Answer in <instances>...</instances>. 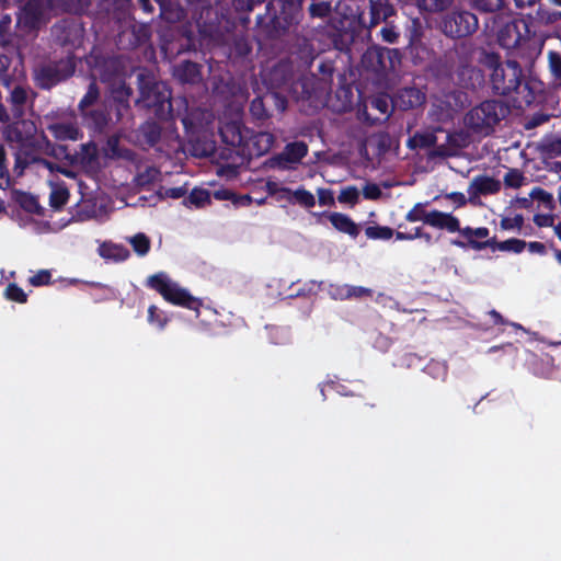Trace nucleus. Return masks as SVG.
Masks as SVG:
<instances>
[{
	"mask_svg": "<svg viewBox=\"0 0 561 561\" xmlns=\"http://www.w3.org/2000/svg\"><path fill=\"white\" fill-rule=\"evenodd\" d=\"M479 62L490 71V84L494 94L512 96L518 106H529L538 101L541 83L527 77L515 59L502 60L500 54L482 49Z\"/></svg>",
	"mask_w": 561,
	"mask_h": 561,
	"instance_id": "nucleus-1",
	"label": "nucleus"
},
{
	"mask_svg": "<svg viewBox=\"0 0 561 561\" xmlns=\"http://www.w3.org/2000/svg\"><path fill=\"white\" fill-rule=\"evenodd\" d=\"M278 11L268 2L265 13L256 16V32L265 39H279L302 21L300 0H278Z\"/></svg>",
	"mask_w": 561,
	"mask_h": 561,
	"instance_id": "nucleus-2",
	"label": "nucleus"
},
{
	"mask_svg": "<svg viewBox=\"0 0 561 561\" xmlns=\"http://www.w3.org/2000/svg\"><path fill=\"white\" fill-rule=\"evenodd\" d=\"M137 84L139 90L137 104L149 110L160 121L173 118L172 93L164 82L157 81L147 71H141L137 75Z\"/></svg>",
	"mask_w": 561,
	"mask_h": 561,
	"instance_id": "nucleus-3",
	"label": "nucleus"
},
{
	"mask_svg": "<svg viewBox=\"0 0 561 561\" xmlns=\"http://www.w3.org/2000/svg\"><path fill=\"white\" fill-rule=\"evenodd\" d=\"M510 114V107L500 100H485L470 108L465 117L466 127L473 134L490 136L495 126Z\"/></svg>",
	"mask_w": 561,
	"mask_h": 561,
	"instance_id": "nucleus-4",
	"label": "nucleus"
},
{
	"mask_svg": "<svg viewBox=\"0 0 561 561\" xmlns=\"http://www.w3.org/2000/svg\"><path fill=\"white\" fill-rule=\"evenodd\" d=\"M489 233L490 231L486 227L471 228L467 226L461 230V236L465 237L467 241L455 239L451 240V244L461 249L470 248L476 251H481L489 248L492 251L512 252L515 254H519L526 249L527 242L517 238H511L504 241H497L495 237L484 241L478 240L488 238Z\"/></svg>",
	"mask_w": 561,
	"mask_h": 561,
	"instance_id": "nucleus-5",
	"label": "nucleus"
},
{
	"mask_svg": "<svg viewBox=\"0 0 561 561\" xmlns=\"http://www.w3.org/2000/svg\"><path fill=\"white\" fill-rule=\"evenodd\" d=\"M77 56L69 51L65 57L42 62L34 69L33 79L41 90H51L70 79L77 69Z\"/></svg>",
	"mask_w": 561,
	"mask_h": 561,
	"instance_id": "nucleus-6",
	"label": "nucleus"
},
{
	"mask_svg": "<svg viewBox=\"0 0 561 561\" xmlns=\"http://www.w3.org/2000/svg\"><path fill=\"white\" fill-rule=\"evenodd\" d=\"M146 285L159 293L167 302L195 311L197 316L199 314V309L203 306L202 299L193 296L186 288L173 282L167 273L159 272L150 275Z\"/></svg>",
	"mask_w": 561,
	"mask_h": 561,
	"instance_id": "nucleus-7",
	"label": "nucleus"
},
{
	"mask_svg": "<svg viewBox=\"0 0 561 561\" xmlns=\"http://www.w3.org/2000/svg\"><path fill=\"white\" fill-rule=\"evenodd\" d=\"M478 28V16L471 11L461 8H455L447 12L439 22L442 33L453 39L470 36Z\"/></svg>",
	"mask_w": 561,
	"mask_h": 561,
	"instance_id": "nucleus-8",
	"label": "nucleus"
},
{
	"mask_svg": "<svg viewBox=\"0 0 561 561\" xmlns=\"http://www.w3.org/2000/svg\"><path fill=\"white\" fill-rule=\"evenodd\" d=\"M427 203H416L405 215V220L409 222L422 221L430 227L446 230L450 233L459 232L461 234L462 228L460 220L451 213H444L437 209L427 211L425 209Z\"/></svg>",
	"mask_w": 561,
	"mask_h": 561,
	"instance_id": "nucleus-9",
	"label": "nucleus"
},
{
	"mask_svg": "<svg viewBox=\"0 0 561 561\" xmlns=\"http://www.w3.org/2000/svg\"><path fill=\"white\" fill-rule=\"evenodd\" d=\"M85 30L78 18H67L58 21L51 26V36L55 43L65 48L67 54L75 53L82 46Z\"/></svg>",
	"mask_w": 561,
	"mask_h": 561,
	"instance_id": "nucleus-10",
	"label": "nucleus"
},
{
	"mask_svg": "<svg viewBox=\"0 0 561 561\" xmlns=\"http://www.w3.org/2000/svg\"><path fill=\"white\" fill-rule=\"evenodd\" d=\"M84 61L93 75L99 76L102 82L112 81L121 71L118 58L105 54L100 46H93L90 53L84 56Z\"/></svg>",
	"mask_w": 561,
	"mask_h": 561,
	"instance_id": "nucleus-11",
	"label": "nucleus"
},
{
	"mask_svg": "<svg viewBox=\"0 0 561 561\" xmlns=\"http://www.w3.org/2000/svg\"><path fill=\"white\" fill-rule=\"evenodd\" d=\"M227 130H232V139L228 140L225 131H221L222 139L231 146H247L250 148V154L261 157L267 153L275 141V137L273 134L268 131H257L253 134L249 141H245L241 130L237 126L228 127Z\"/></svg>",
	"mask_w": 561,
	"mask_h": 561,
	"instance_id": "nucleus-12",
	"label": "nucleus"
},
{
	"mask_svg": "<svg viewBox=\"0 0 561 561\" xmlns=\"http://www.w3.org/2000/svg\"><path fill=\"white\" fill-rule=\"evenodd\" d=\"M520 28L528 32V26L524 21L513 20L505 23L497 32V43L505 49L519 47L527 37L522 33Z\"/></svg>",
	"mask_w": 561,
	"mask_h": 561,
	"instance_id": "nucleus-13",
	"label": "nucleus"
},
{
	"mask_svg": "<svg viewBox=\"0 0 561 561\" xmlns=\"http://www.w3.org/2000/svg\"><path fill=\"white\" fill-rule=\"evenodd\" d=\"M396 49L374 47L366 50L363 55V65L374 72H383L389 68H393L391 55H397Z\"/></svg>",
	"mask_w": 561,
	"mask_h": 561,
	"instance_id": "nucleus-14",
	"label": "nucleus"
},
{
	"mask_svg": "<svg viewBox=\"0 0 561 561\" xmlns=\"http://www.w3.org/2000/svg\"><path fill=\"white\" fill-rule=\"evenodd\" d=\"M308 154L305 141H294L285 146L284 150L271 158V167L287 169L288 163H299Z\"/></svg>",
	"mask_w": 561,
	"mask_h": 561,
	"instance_id": "nucleus-15",
	"label": "nucleus"
},
{
	"mask_svg": "<svg viewBox=\"0 0 561 561\" xmlns=\"http://www.w3.org/2000/svg\"><path fill=\"white\" fill-rule=\"evenodd\" d=\"M173 78L181 84H196L202 81V66L191 60H183L173 66Z\"/></svg>",
	"mask_w": 561,
	"mask_h": 561,
	"instance_id": "nucleus-16",
	"label": "nucleus"
},
{
	"mask_svg": "<svg viewBox=\"0 0 561 561\" xmlns=\"http://www.w3.org/2000/svg\"><path fill=\"white\" fill-rule=\"evenodd\" d=\"M13 156V172L16 174V176H21L24 174L25 169L28 165L36 163L39 158L35 154L34 139L28 142H24V145L16 146Z\"/></svg>",
	"mask_w": 561,
	"mask_h": 561,
	"instance_id": "nucleus-17",
	"label": "nucleus"
},
{
	"mask_svg": "<svg viewBox=\"0 0 561 561\" xmlns=\"http://www.w3.org/2000/svg\"><path fill=\"white\" fill-rule=\"evenodd\" d=\"M28 101V89L23 84H15L10 90L7 96V102L10 107V119H20L24 116L25 106Z\"/></svg>",
	"mask_w": 561,
	"mask_h": 561,
	"instance_id": "nucleus-18",
	"label": "nucleus"
},
{
	"mask_svg": "<svg viewBox=\"0 0 561 561\" xmlns=\"http://www.w3.org/2000/svg\"><path fill=\"white\" fill-rule=\"evenodd\" d=\"M82 124L93 130L103 131L110 122V115L104 106L90 107L80 112Z\"/></svg>",
	"mask_w": 561,
	"mask_h": 561,
	"instance_id": "nucleus-19",
	"label": "nucleus"
},
{
	"mask_svg": "<svg viewBox=\"0 0 561 561\" xmlns=\"http://www.w3.org/2000/svg\"><path fill=\"white\" fill-rule=\"evenodd\" d=\"M291 57L298 62L299 68L309 69L317 57L313 44L306 37L298 38L291 50Z\"/></svg>",
	"mask_w": 561,
	"mask_h": 561,
	"instance_id": "nucleus-20",
	"label": "nucleus"
},
{
	"mask_svg": "<svg viewBox=\"0 0 561 561\" xmlns=\"http://www.w3.org/2000/svg\"><path fill=\"white\" fill-rule=\"evenodd\" d=\"M501 190V182L488 175H477L471 181L468 193L472 197L486 196L499 193Z\"/></svg>",
	"mask_w": 561,
	"mask_h": 561,
	"instance_id": "nucleus-21",
	"label": "nucleus"
},
{
	"mask_svg": "<svg viewBox=\"0 0 561 561\" xmlns=\"http://www.w3.org/2000/svg\"><path fill=\"white\" fill-rule=\"evenodd\" d=\"M369 23L368 27H375L380 21L397 14L396 7L388 3V0H368Z\"/></svg>",
	"mask_w": 561,
	"mask_h": 561,
	"instance_id": "nucleus-22",
	"label": "nucleus"
},
{
	"mask_svg": "<svg viewBox=\"0 0 561 561\" xmlns=\"http://www.w3.org/2000/svg\"><path fill=\"white\" fill-rule=\"evenodd\" d=\"M46 128L51 134V136L59 141H76L83 136L82 131L75 123H50Z\"/></svg>",
	"mask_w": 561,
	"mask_h": 561,
	"instance_id": "nucleus-23",
	"label": "nucleus"
},
{
	"mask_svg": "<svg viewBox=\"0 0 561 561\" xmlns=\"http://www.w3.org/2000/svg\"><path fill=\"white\" fill-rule=\"evenodd\" d=\"M425 101V94L416 88H404L397 95V105L403 110H411L422 105Z\"/></svg>",
	"mask_w": 561,
	"mask_h": 561,
	"instance_id": "nucleus-24",
	"label": "nucleus"
},
{
	"mask_svg": "<svg viewBox=\"0 0 561 561\" xmlns=\"http://www.w3.org/2000/svg\"><path fill=\"white\" fill-rule=\"evenodd\" d=\"M98 251L102 259L113 262H124L130 256V252L125 245L113 242H103Z\"/></svg>",
	"mask_w": 561,
	"mask_h": 561,
	"instance_id": "nucleus-25",
	"label": "nucleus"
},
{
	"mask_svg": "<svg viewBox=\"0 0 561 561\" xmlns=\"http://www.w3.org/2000/svg\"><path fill=\"white\" fill-rule=\"evenodd\" d=\"M331 225L340 232L346 233L353 238L359 234L358 226L352 220V218L342 213H331L329 215Z\"/></svg>",
	"mask_w": 561,
	"mask_h": 561,
	"instance_id": "nucleus-26",
	"label": "nucleus"
},
{
	"mask_svg": "<svg viewBox=\"0 0 561 561\" xmlns=\"http://www.w3.org/2000/svg\"><path fill=\"white\" fill-rule=\"evenodd\" d=\"M182 204L188 208H204L211 204V196L208 190L194 187Z\"/></svg>",
	"mask_w": 561,
	"mask_h": 561,
	"instance_id": "nucleus-27",
	"label": "nucleus"
},
{
	"mask_svg": "<svg viewBox=\"0 0 561 561\" xmlns=\"http://www.w3.org/2000/svg\"><path fill=\"white\" fill-rule=\"evenodd\" d=\"M160 8L159 16L168 23H176L184 16L183 10L172 1L157 0Z\"/></svg>",
	"mask_w": 561,
	"mask_h": 561,
	"instance_id": "nucleus-28",
	"label": "nucleus"
},
{
	"mask_svg": "<svg viewBox=\"0 0 561 561\" xmlns=\"http://www.w3.org/2000/svg\"><path fill=\"white\" fill-rule=\"evenodd\" d=\"M161 131V126L153 121H147L139 127L140 136L144 138L145 142L150 147L156 146L160 141Z\"/></svg>",
	"mask_w": 561,
	"mask_h": 561,
	"instance_id": "nucleus-29",
	"label": "nucleus"
},
{
	"mask_svg": "<svg viewBox=\"0 0 561 561\" xmlns=\"http://www.w3.org/2000/svg\"><path fill=\"white\" fill-rule=\"evenodd\" d=\"M45 0H27L23 7L24 16L32 26L38 23L44 14Z\"/></svg>",
	"mask_w": 561,
	"mask_h": 561,
	"instance_id": "nucleus-30",
	"label": "nucleus"
},
{
	"mask_svg": "<svg viewBox=\"0 0 561 561\" xmlns=\"http://www.w3.org/2000/svg\"><path fill=\"white\" fill-rule=\"evenodd\" d=\"M455 0H415L421 12L436 14L450 9Z\"/></svg>",
	"mask_w": 561,
	"mask_h": 561,
	"instance_id": "nucleus-31",
	"label": "nucleus"
},
{
	"mask_svg": "<svg viewBox=\"0 0 561 561\" xmlns=\"http://www.w3.org/2000/svg\"><path fill=\"white\" fill-rule=\"evenodd\" d=\"M161 172L153 165L146 167L145 170L139 171L135 178L134 183L140 188H148L160 179Z\"/></svg>",
	"mask_w": 561,
	"mask_h": 561,
	"instance_id": "nucleus-32",
	"label": "nucleus"
},
{
	"mask_svg": "<svg viewBox=\"0 0 561 561\" xmlns=\"http://www.w3.org/2000/svg\"><path fill=\"white\" fill-rule=\"evenodd\" d=\"M270 101L267 94L264 96L257 95L250 103V114L256 122H264L271 117L266 103Z\"/></svg>",
	"mask_w": 561,
	"mask_h": 561,
	"instance_id": "nucleus-33",
	"label": "nucleus"
},
{
	"mask_svg": "<svg viewBox=\"0 0 561 561\" xmlns=\"http://www.w3.org/2000/svg\"><path fill=\"white\" fill-rule=\"evenodd\" d=\"M469 3L480 13H496L506 7V0H469Z\"/></svg>",
	"mask_w": 561,
	"mask_h": 561,
	"instance_id": "nucleus-34",
	"label": "nucleus"
},
{
	"mask_svg": "<svg viewBox=\"0 0 561 561\" xmlns=\"http://www.w3.org/2000/svg\"><path fill=\"white\" fill-rule=\"evenodd\" d=\"M127 241L130 243L134 252L138 256H146L150 252L151 241L150 238L144 232L134 234L133 237L128 238Z\"/></svg>",
	"mask_w": 561,
	"mask_h": 561,
	"instance_id": "nucleus-35",
	"label": "nucleus"
},
{
	"mask_svg": "<svg viewBox=\"0 0 561 561\" xmlns=\"http://www.w3.org/2000/svg\"><path fill=\"white\" fill-rule=\"evenodd\" d=\"M311 19H327L333 11L332 1L329 0H312L307 9Z\"/></svg>",
	"mask_w": 561,
	"mask_h": 561,
	"instance_id": "nucleus-36",
	"label": "nucleus"
},
{
	"mask_svg": "<svg viewBox=\"0 0 561 561\" xmlns=\"http://www.w3.org/2000/svg\"><path fill=\"white\" fill-rule=\"evenodd\" d=\"M548 67L552 76V83L561 87V54L556 50L548 51Z\"/></svg>",
	"mask_w": 561,
	"mask_h": 561,
	"instance_id": "nucleus-37",
	"label": "nucleus"
},
{
	"mask_svg": "<svg viewBox=\"0 0 561 561\" xmlns=\"http://www.w3.org/2000/svg\"><path fill=\"white\" fill-rule=\"evenodd\" d=\"M263 2H265V0H232V7L236 12L245 14V16H240V21L243 24H248L250 22L248 13Z\"/></svg>",
	"mask_w": 561,
	"mask_h": 561,
	"instance_id": "nucleus-38",
	"label": "nucleus"
},
{
	"mask_svg": "<svg viewBox=\"0 0 561 561\" xmlns=\"http://www.w3.org/2000/svg\"><path fill=\"white\" fill-rule=\"evenodd\" d=\"M437 137L433 133H416L412 138L409 139V146L411 148L427 149L436 145Z\"/></svg>",
	"mask_w": 561,
	"mask_h": 561,
	"instance_id": "nucleus-39",
	"label": "nucleus"
},
{
	"mask_svg": "<svg viewBox=\"0 0 561 561\" xmlns=\"http://www.w3.org/2000/svg\"><path fill=\"white\" fill-rule=\"evenodd\" d=\"M100 98V90L95 82H91L88 87V90L83 98L80 100L78 104L79 112H83L96 103Z\"/></svg>",
	"mask_w": 561,
	"mask_h": 561,
	"instance_id": "nucleus-40",
	"label": "nucleus"
},
{
	"mask_svg": "<svg viewBox=\"0 0 561 561\" xmlns=\"http://www.w3.org/2000/svg\"><path fill=\"white\" fill-rule=\"evenodd\" d=\"M365 234L371 240H390L396 232L390 227L376 225L368 226L365 229Z\"/></svg>",
	"mask_w": 561,
	"mask_h": 561,
	"instance_id": "nucleus-41",
	"label": "nucleus"
},
{
	"mask_svg": "<svg viewBox=\"0 0 561 561\" xmlns=\"http://www.w3.org/2000/svg\"><path fill=\"white\" fill-rule=\"evenodd\" d=\"M69 199V192L66 187L55 188L49 195V206L56 210L61 209Z\"/></svg>",
	"mask_w": 561,
	"mask_h": 561,
	"instance_id": "nucleus-42",
	"label": "nucleus"
},
{
	"mask_svg": "<svg viewBox=\"0 0 561 561\" xmlns=\"http://www.w3.org/2000/svg\"><path fill=\"white\" fill-rule=\"evenodd\" d=\"M424 373L432 376L435 379L444 381L448 375V367L446 364L431 360L424 368Z\"/></svg>",
	"mask_w": 561,
	"mask_h": 561,
	"instance_id": "nucleus-43",
	"label": "nucleus"
},
{
	"mask_svg": "<svg viewBox=\"0 0 561 561\" xmlns=\"http://www.w3.org/2000/svg\"><path fill=\"white\" fill-rule=\"evenodd\" d=\"M5 299L18 304L27 302V294L15 283H10L4 290Z\"/></svg>",
	"mask_w": 561,
	"mask_h": 561,
	"instance_id": "nucleus-44",
	"label": "nucleus"
},
{
	"mask_svg": "<svg viewBox=\"0 0 561 561\" xmlns=\"http://www.w3.org/2000/svg\"><path fill=\"white\" fill-rule=\"evenodd\" d=\"M21 207L26 210L27 213L35 214V215H42L43 214V207L39 205V202L36 196L24 193L20 201Z\"/></svg>",
	"mask_w": 561,
	"mask_h": 561,
	"instance_id": "nucleus-45",
	"label": "nucleus"
},
{
	"mask_svg": "<svg viewBox=\"0 0 561 561\" xmlns=\"http://www.w3.org/2000/svg\"><path fill=\"white\" fill-rule=\"evenodd\" d=\"M148 322L156 325L159 330H162L168 322V318L162 310L151 305L148 308Z\"/></svg>",
	"mask_w": 561,
	"mask_h": 561,
	"instance_id": "nucleus-46",
	"label": "nucleus"
},
{
	"mask_svg": "<svg viewBox=\"0 0 561 561\" xmlns=\"http://www.w3.org/2000/svg\"><path fill=\"white\" fill-rule=\"evenodd\" d=\"M359 199V192L356 186L351 185L341 190L337 201L342 204L356 205Z\"/></svg>",
	"mask_w": 561,
	"mask_h": 561,
	"instance_id": "nucleus-47",
	"label": "nucleus"
},
{
	"mask_svg": "<svg viewBox=\"0 0 561 561\" xmlns=\"http://www.w3.org/2000/svg\"><path fill=\"white\" fill-rule=\"evenodd\" d=\"M530 198L542 203L549 210L554 208V199L552 194L541 187H534L530 192Z\"/></svg>",
	"mask_w": 561,
	"mask_h": 561,
	"instance_id": "nucleus-48",
	"label": "nucleus"
},
{
	"mask_svg": "<svg viewBox=\"0 0 561 561\" xmlns=\"http://www.w3.org/2000/svg\"><path fill=\"white\" fill-rule=\"evenodd\" d=\"M11 16L9 14H3L0 19V46L5 47L11 44Z\"/></svg>",
	"mask_w": 561,
	"mask_h": 561,
	"instance_id": "nucleus-49",
	"label": "nucleus"
},
{
	"mask_svg": "<svg viewBox=\"0 0 561 561\" xmlns=\"http://www.w3.org/2000/svg\"><path fill=\"white\" fill-rule=\"evenodd\" d=\"M389 19L390 18H387L386 20L378 23H385V26L380 30V35L383 42L394 44L399 38V32L397 31L396 26L389 22Z\"/></svg>",
	"mask_w": 561,
	"mask_h": 561,
	"instance_id": "nucleus-50",
	"label": "nucleus"
},
{
	"mask_svg": "<svg viewBox=\"0 0 561 561\" xmlns=\"http://www.w3.org/2000/svg\"><path fill=\"white\" fill-rule=\"evenodd\" d=\"M524 175L518 169H510L504 175V184L507 187L518 188L524 183Z\"/></svg>",
	"mask_w": 561,
	"mask_h": 561,
	"instance_id": "nucleus-51",
	"label": "nucleus"
},
{
	"mask_svg": "<svg viewBox=\"0 0 561 561\" xmlns=\"http://www.w3.org/2000/svg\"><path fill=\"white\" fill-rule=\"evenodd\" d=\"M295 201L307 208H311L316 205V199L312 193L305 188H298L293 193Z\"/></svg>",
	"mask_w": 561,
	"mask_h": 561,
	"instance_id": "nucleus-52",
	"label": "nucleus"
},
{
	"mask_svg": "<svg viewBox=\"0 0 561 561\" xmlns=\"http://www.w3.org/2000/svg\"><path fill=\"white\" fill-rule=\"evenodd\" d=\"M59 5L69 13L79 14L87 8L85 0H58Z\"/></svg>",
	"mask_w": 561,
	"mask_h": 561,
	"instance_id": "nucleus-53",
	"label": "nucleus"
},
{
	"mask_svg": "<svg viewBox=\"0 0 561 561\" xmlns=\"http://www.w3.org/2000/svg\"><path fill=\"white\" fill-rule=\"evenodd\" d=\"M524 225V216L522 214L511 217H502L500 220V227L502 230H520Z\"/></svg>",
	"mask_w": 561,
	"mask_h": 561,
	"instance_id": "nucleus-54",
	"label": "nucleus"
},
{
	"mask_svg": "<svg viewBox=\"0 0 561 561\" xmlns=\"http://www.w3.org/2000/svg\"><path fill=\"white\" fill-rule=\"evenodd\" d=\"M51 283V273L48 270H41L28 278V284L33 287L46 286Z\"/></svg>",
	"mask_w": 561,
	"mask_h": 561,
	"instance_id": "nucleus-55",
	"label": "nucleus"
},
{
	"mask_svg": "<svg viewBox=\"0 0 561 561\" xmlns=\"http://www.w3.org/2000/svg\"><path fill=\"white\" fill-rule=\"evenodd\" d=\"M81 160L82 162H94L98 160V148L94 142L81 145Z\"/></svg>",
	"mask_w": 561,
	"mask_h": 561,
	"instance_id": "nucleus-56",
	"label": "nucleus"
},
{
	"mask_svg": "<svg viewBox=\"0 0 561 561\" xmlns=\"http://www.w3.org/2000/svg\"><path fill=\"white\" fill-rule=\"evenodd\" d=\"M7 138L8 140L13 144L15 142L16 146H21V145H24V142H28L31 141L32 139H34L33 137L31 136H26L24 135L19 128L16 127H11L8 129L7 131Z\"/></svg>",
	"mask_w": 561,
	"mask_h": 561,
	"instance_id": "nucleus-57",
	"label": "nucleus"
},
{
	"mask_svg": "<svg viewBox=\"0 0 561 561\" xmlns=\"http://www.w3.org/2000/svg\"><path fill=\"white\" fill-rule=\"evenodd\" d=\"M0 181H3L5 185L10 184V173L7 165V154L3 145H0ZM2 187V182H0V188Z\"/></svg>",
	"mask_w": 561,
	"mask_h": 561,
	"instance_id": "nucleus-58",
	"label": "nucleus"
},
{
	"mask_svg": "<svg viewBox=\"0 0 561 561\" xmlns=\"http://www.w3.org/2000/svg\"><path fill=\"white\" fill-rule=\"evenodd\" d=\"M186 193H187L186 186L169 187V188L161 187L159 191V194L162 197L172 198V199H179L181 197L185 198Z\"/></svg>",
	"mask_w": 561,
	"mask_h": 561,
	"instance_id": "nucleus-59",
	"label": "nucleus"
},
{
	"mask_svg": "<svg viewBox=\"0 0 561 561\" xmlns=\"http://www.w3.org/2000/svg\"><path fill=\"white\" fill-rule=\"evenodd\" d=\"M36 164H39L44 168H46L48 171L50 172H59L66 176H70L72 173L71 171L65 169V168H61L59 164H57L56 162H53L50 160H47L45 158H42L39 157Z\"/></svg>",
	"mask_w": 561,
	"mask_h": 561,
	"instance_id": "nucleus-60",
	"label": "nucleus"
},
{
	"mask_svg": "<svg viewBox=\"0 0 561 561\" xmlns=\"http://www.w3.org/2000/svg\"><path fill=\"white\" fill-rule=\"evenodd\" d=\"M351 285H331L330 293L334 299L347 300L350 299Z\"/></svg>",
	"mask_w": 561,
	"mask_h": 561,
	"instance_id": "nucleus-61",
	"label": "nucleus"
},
{
	"mask_svg": "<svg viewBox=\"0 0 561 561\" xmlns=\"http://www.w3.org/2000/svg\"><path fill=\"white\" fill-rule=\"evenodd\" d=\"M373 295L374 291L370 288L351 285L350 299L371 298Z\"/></svg>",
	"mask_w": 561,
	"mask_h": 561,
	"instance_id": "nucleus-62",
	"label": "nucleus"
},
{
	"mask_svg": "<svg viewBox=\"0 0 561 561\" xmlns=\"http://www.w3.org/2000/svg\"><path fill=\"white\" fill-rule=\"evenodd\" d=\"M363 194L366 199H378L381 196L380 187L375 183H368L363 188Z\"/></svg>",
	"mask_w": 561,
	"mask_h": 561,
	"instance_id": "nucleus-63",
	"label": "nucleus"
},
{
	"mask_svg": "<svg viewBox=\"0 0 561 561\" xmlns=\"http://www.w3.org/2000/svg\"><path fill=\"white\" fill-rule=\"evenodd\" d=\"M318 201L321 206L334 205L333 192L329 188H319L318 190Z\"/></svg>",
	"mask_w": 561,
	"mask_h": 561,
	"instance_id": "nucleus-64",
	"label": "nucleus"
}]
</instances>
